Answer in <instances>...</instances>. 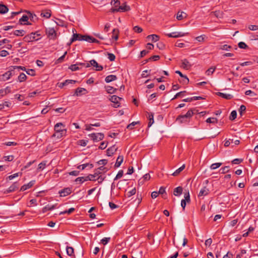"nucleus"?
I'll return each instance as SVG.
<instances>
[{
    "label": "nucleus",
    "instance_id": "nucleus-29",
    "mask_svg": "<svg viewBox=\"0 0 258 258\" xmlns=\"http://www.w3.org/2000/svg\"><path fill=\"white\" fill-rule=\"evenodd\" d=\"M148 119L149 121L148 122V127H150L154 123V114L153 113H148Z\"/></svg>",
    "mask_w": 258,
    "mask_h": 258
},
{
    "label": "nucleus",
    "instance_id": "nucleus-49",
    "mask_svg": "<svg viewBox=\"0 0 258 258\" xmlns=\"http://www.w3.org/2000/svg\"><path fill=\"white\" fill-rule=\"evenodd\" d=\"M83 38L82 39H83V40L86 41L88 42H91V39H92V37L89 36V35H83Z\"/></svg>",
    "mask_w": 258,
    "mask_h": 258
},
{
    "label": "nucleus",
    "instance_id": "nucleus-34",
    "mask_svg": "<svg viewBox=\"0 0 258 258\" xmlns=\"http://www.w3.org/2000/svg\"><path fill=\"white\" fill-rule=\"evenodd\" d=\"M26 32L23 30H17L14 32V34L17 36H23L25 34Z\"/></svg>",
    "mask_w": 258,
    "mask_h": 258
},
{
    "label": "nucleus",
    "instance_id": "nucleus-40",
    "mask_svg": "<svg viewBox=\"0 0 258 258\" xmlns=\"http://www.w3.org/2000/svg\"><path fill=\"white\" fill-rule=\"evenodd\" d=\"M218 121V120L215 117H209L207 119L206 122L207 123H217Z\"/></svg>",
    "mask_w": 258,
    "mask_h": 258
},
{
    "label": "nucleus",
    "instance_id": "nucleus-58",
    "mask_svg": "<svg viewBox=\"0 0 258 258\" xmlns=\"http://www.w3.org/2000/svg\"><path fill=\"white\" fill-rule=\"evenodd\" d=\"M242 161H243V159H242L236 158V159L233 160L232 161V164H239L240 163H241L242 162Z\"/></svg>",
    "mask_w": 258,
    "mask_h": 258
},
{
    "label": "nucleus",
    "instance_id": "nucleus-48",
    "mask_svg": "<svg viewBox=\"0 0 258 258\" xmlns=\"http://www.w3.org/2000/svg\"><path fill=\"white\" fill-rule=\"evenodd\" d=\"M238 47L242 49H246L248 46L243 42H240L238 44Z\"/></svg>",
    "mask_w": 258,
    "mask_h": 258
},
{
    "label": "nucleus",
    "instance_id": "nucleus-6",
    "mask_svg": "<svg viewBox=\"0 0 258 258\" xmlns=\"http://www.w3.org/2000/svg\"><path fill=\"white\" fill-rule=\"evenodd\" d=\"M46 33L50 39H54L56 36V32L53 28L46 29Z\"/></svg>",
    "mask_w": 258,
    "mask_h": 258
},
{
    "label": "nucleus",
    "instance_id": "nucleus-23",
    "mask_svg": "<svg viewBox=\"0 0 258 258\" xmlns=\"http://www.w3.org/2000/svg\"><path fill=\"white\" fill-rule=\"evenodd\" d=\"M117 79V77L115 75H110L108 76H107L105 79V81L106 83H110L113 81H115Z\"/></svg>",
    "mask_w": 258,
    "mask_h": 258
},
{
    "label": "nucleus",
    "instance_id": "nucleus-54",
    "mask_svg": "<svg viewBox=\"0 0 258 258\" xmlns=\"http://www.w3.org/2000/svg\"><path fill=\"white\" fill-rule=\"evenodd\" d=\"M229 166H225L224 167H222L220 169V171H221V173L222 174H224L225 173H227L229 171Z\"/></svg>",
    "mask_w": 258,
    "mask_h": 258
},
{
    "label": "nucleus",
    "instance_id": "nucleus-57",
    "mask_svg": "<svg viewBox=\"0 0 258 258\" xmlns=\"http://www.w3.org/2000/svg\"><path fill=\"white\" fill-rule=\"evenodd\" d=\"M107 163V160L102 159L97 162V164L100 165H105Z\"/></svg>",
    "mask_w": 258,
    "mask_h": 258
},
{
    "label": "nucleus",
    "instance_id": "nucleus-62",
    "mask_svg": "<svg viewBox=\"0 0 258 258\" xmlns=\"http://www.w3.org/2000/svg\"><path fill=\"white\" fill-rule=\"evenodd\" d=\"M133 29L135 32L138 33L142 32L143 31L142 28L138 26H135Z\"/></svg>",
    "mask_w": 258,
    "mask_h": 258
},
{
    "label": "nucleus",
    "instance_id": "nucleus-46",
    "mask_svg": "<svg viewBox=\"0 0 258 258\" xmlns=\"http://www.w3.org/2000/svg\"><path fill=\"white\" fill-rule=\"evenodd\" d=\"M111 4L114 7L117 8L119 6L120 2L119 0H111Z\"/></svg>",
    "mask_w": 258,
    "mask_h": 258
},
{
    "label": "nucleus",
    "instance_id": "nucleus-63",
    "mask_svg": "<svg viewBox=\"0 0 258 258\" xmlns=\"http://www.w3.org/2000/svg\"><path fill=\"white\" fill-rule=\"evenodd\" d=\"M248 28L249 30H252V31L257 30H258V26L251 25L248 26Z\"/></svg>",
    "mask_w": 258,
    "mask_h": 258
},
{
    "label": "nucleus",
    "instance_id": "nucleus-51",
    "mask_svg": "<svg viewBox=\"0 0 258 258\" xmlns=\"http://www.w3.org/2000/svg\"><path fill=\"white\" fill-rule=\"evenodd\" d=\"M123 174V170H119V171L118 172V173H117V175H116V177L114 178V180H117V179H119V178H121V177L122 176Z\"/></svg>",
    "mask_w": 258,
    "mask_h": 258
},
{
    "label": "nucleus",
    "instance_id": "nucleus-32",
    "mask_svg": "<svg viewBox=\"0 0 258 258\" xmlns=\"http://www.w3.org/2000/svg\"><path fill=\"white\" fill-rule=\"evenodd\" d=\"M67 132H56L52 135L53 137H56L57 139H60L63 136H65Z\"/></svg>",
    "mask_w": 258,
    "mask_h": 258
},
{
    "label": "nucleus",
    "instance_id": "nucleus-41",
    "mask_svg": "<svg viewBox=\"0 0 258 258\" xmlns=\"http://www.w3.org/2000/svg\"><path fill=\"white\" fill-rule=\"evenodd\" d=\"M78 66H79L78 63L72 64L69 67V69L71 70H72V71H76L79 70L80 69Z\"/></svg>",
    "mask_w": 258,
    "mask_h": 258
},
{
    "label": "nucleus",
    "instance_id": "nucleus-28",
    "mask_svg": "<svg viewBox=\"0 0 258 258\" xmlns=\"http://www.w3.org/2000/svg\"><path fill=\"white\" fill-rule=\"evenodd\" d=\"M185 165L183 164L180 167L176 170L172 174V175L176 176L180 174V173L185 168Z\"/></svg>",
    "mask_w": 258,
    "mask_h": 258
},
{
    "label": "nucleus",
    "instance_id": "nucleus-61",
    "mask_svg": "<svg viewBox=\"0 0 258 258\" xmlns=\"http://www.w3.org/2000/svg\"><path fill=\"white\" fill-rule=\"evenodd\" d=\"M108 58L110 61H114L115 58V56L113 53H108Z\"/></svg>",
    "mask_w": 258,
    "mask_h": 258
},
{
    "label": "nucleus",
    "instance_id": "nucleus-60",
    "mask_svg": "<svg viewBox=\"0 0 258 258\" xmlns=\"http://www.w3.org/2000/svg\"><path fill=\"white\" fill-rule=\"evenodd\" d=\"M9 54V53L8 51L6 50H3L0 52V56L2 57H5Z\"/></svg>",
    "mask_w": 258,
    "mask_h": 258
},
{
    "label": "nucleus",
    "instance_id": "nucleus-3",
    "mask_svg": "<svg viewBox=\"0 0 258 258\" xmlns=\"http://www.w3.org/2000/svg\"><path fill=\"white\" fill-rule=\"evenodd\" d=\"M89 136L94 142H98L103 139L104 136L103 133H92L89 135Z\"/></svg>",
    "mask_w": 258,
    "mask_h": 258
},
{
    "label": "nucleus",
    "instance_id": "nucleus-17",
    "mask_svg": "<svg viewBox=\"0 0 258 258\" xmlns=\"http://www.w3.org/2000/svg\"><path fill=\"white\" fill-rule=\"evenodd\" d=\"M56 205H47L42 208V211L43 213H46L48 211H51L55 208Z\"/></svg>",
    "mask_w": 258,
    "mask_h": 258
},
{
    "label": "nucleus",
    "instance_id": "nucleus-64",
    "mask_svg": "<svg viewBox=\"0 0 258 258\" xmlns=\"http://www.w3.org/2000/svg\"><path fill=\"white\" fill-rule=\"evenodd\" d=\"M233 257V254L228 251L226 254H225L223 258H232Z\"/></svg>",
    "mask_w": 258,
    "mask_h": 258
},
{
    "label": "nucleus",
    "instance_id": "nucleus-8",
    "mask_svg": "<svg viewBox=\"0 0 258 258\" xmlns=\"http://www.w3.org/2000/svg\"><path fill=\"white\" fill-rule=\"evenodd\" d=\"M18 186L19 185L17 182L13 183L12 185L4 191V194H8L15 191L18 188Z\"/></svg>",
    "mask_w": 258,
    "mask_h": 258
},
{
    "label": "nucleus",
    "instance_id": "nucleus-26",
    "mask_svg": "<svg viewBox=\"0 0 258 258\" xmlns=\"http://www.w3.org/2000/svg\"><path fill=\"white\" fill-rule=\"evenodd\" d=\"M123 160V156H118L116 159V163L115 164V167H119L121 164L122 163Z\"/></svg>",
    "mask_w": 258,
    "mask_h": 258
},
{
    "label": "nucleus",
    "instance_id": "nucleus-56",
    "mask_svg": "<svg viewBox=\"0 0 258 258\" xmlns=\"http://www.w3.org/2000/svg\"><path fill=\"white\" fill-rule=\"evenodd\" d=\"M110 240V237H105L101 239V243L103 245H106Z\"/></svg>",
    "mask_w": 258,
    "mask_h": 258
},
{
    "label": "nucleus",
    "instance_id": "nucleus-31",
    "mask_svg": "<svg viewBox=\"0 0 258 258\" xmlns=\"http://www.w3.org/2000/svg\"><path fill=\"white\" fill-rule=\"evenodd\" d=\"M27 78V77L26 75L23 73H21L18 77V81L19 82H23L25 81Z\"/></svg>",
    "mask_w": 258,
    "mask_h": 258
},
{
    "label": "nucleus",
    "instance_id": "nucleus-15",
    "mask_svg": "<svg viewBox=\"0 0 258 258\" xmlns=\"http://www.w3.org/2000/svg\"><path fill=\"white\" fill-rule=\"evenodd\" d=\"M117 148L115 145H113L107 150V155L111 156L117 150Z\"/></svg>",
    "mask_w": 258,
    "mask_h": 258
},
{
    "label": "nucleus",
    "instance_id": "nucleus-35",
    "mask_svg": "<svg viewBox=\"0 0 258 258\" xmlns=\"http://www.w3.org/2000/svg\"><path fill=\"white\" fill-rule=\"evenodd\" d=\"M86 91V89L83 88H78L75 91V95L76 96H81L83 91Z\"/></svg>",
    "mask_w": 258,
    "mask_h": 258
},
{
    "label": "nucleus",
    "instance_id": "nucleus-9",
    "mask_svg": "<svg viewBox=\"0 0 258 258\" xmlns=\"http://www.w3.org/2000/svg\"><path fill=\"white\" fill-rule=\"evenodd\" d=\"M83 36V35L81 34L74 33L72 38L70 40V42L68 44L71 45L73 42L77 40L82 41Z\"/></svg>",
    "mask_w": 258,
    "mask_h": 258
},
{
    "label": "nucleus",
    "instance_id": "nucleus-1",
    "mask_svg": "<svg viewBox=\"0 0 258 258\" xmlns=\"http://www.w3.org/2000/svg\"><path fill=\"white\" fill-rule=\"evenodd\" d=\"M195 111L198 112V110L196 109H189L185 114L178 115L176 118V120L179 123L188 122L189 121L190 118H191L194 114L196 113Z\"/></svg>",
    "mask_w": 258,
    "mask_h": 258
},
{
    "label": "nucleus",
    "instance_id": "nucleus-52",
    "mask_svg": "<svg viewBox=\"0 0 258 258\" xmlns=\"http://www.w3.org/2000/svg\"><path fill=\"white\" fill-rule=\"evenodd\" d=\"M246 253V250L245 249L241 250L239 253L236 255V258H242L243 255Z\"/></svg>",
    "mask_w": 258,
    "mask_h": 258
},
{
    "label": "nucleus",
    "instance_id": "nucleus-25",
    "mask_svg": "<svg viewBox=\"0 0 258 258\" xmlns=\"http://www.w3.org/2000/svg\"><path fill=\"white\" fill-rule=\"evenodd\" d=\"M89 166L90 168H92L93 167V165L92 164L89 163H86L82 165H80L77 166V169L79 170H84L87 167Z\"/></svg>",
    "mask_w": 258,
    "mask_h": 258
},
{
    "label": "nucleus",
    "instance_id": "nucleus-18",
    "mask_svg": "<svg viewBox=\"0 0 258 258\" xmlns=\"http://www.w3.org/2000/svg\"><path fill=\"white\" fill-rule=\"evenodd\" d=\"M12 77V73L7 71L1 76V79L4 81H7Z\"/></svg>",
    "mask_w": 258,
    "mask_h": 258
},
{
    "label": "nucleus",
    "instance_id": "nucleus-44",
    "mask_svg": "<svg viewBox=\"0 0 258 258\" xmlns=\"http://www.w3.org/2000/svg\"><path fill=\"white\" fill-rule=\"evenodd\" d=\"M29 19V17L27 16V15H23L22 16V17L19 20V23L21 24H23V22H28V20Z\"/></svg>",
    "mask_w": 258,
    "mask_h": 258
},
{
    "label": "nucleus",
    "instance_id": "nucleus-10",
    "mask_svg": "<svg viewBox=\"0 0 258 258\" xmlns=\"http://www.w3.org/2000/svg\"><path fill=\"white\" fill-rule=\"evenodd\" d=\"M165 35L167 36L168 37L178 38L184 36L185 34L184 33L182 32H174L170 33L165 34Z\"/></svg>",
    "mask_w": 258,
    "mask_h": 258
},
{
    "label": "nucleus",
    "instance_id": "nucleus-11",
    "mask_svg": "<svg viewBox=\"0 0 258 258\" xmlns=\"http://www.w3.org/2000/svg\"><path fill=\"white\" fill-rule=\"evenodd\" d=\"M72 192V188L70 187H66L59 191V194L61 197H66Z\"/></svg>",
    "mask_w": 258,
    "mask_h": 258
},
{
    "label": "nucleus",
    "instance_id": "nucleus-50",
    "mask_svg": "<svg viewBox=\"0 0 258 258\" xmlns=\"http://www.w3.org/2000/svg\"><path fill=\"white\" fill-rule=\"evenodd\" d=\"M136 192V189L135 188L132 189L131 190L128 191L127 193H126V195L128 197H130L134 195H135Z\"/></svg>",
    "mask_w": 258,
    "mask_h": 258
},
{
    "label": "nucleus",
    "instance_id": "nucleus-39",
    "mask_svg": "<svg viewBox=\"0 0 258 258\" xmlns=\"http://www.w3.org/2000/svg\"><path fill=\"white\" fill-rule=\"evenodd\" d=\"M237 116V112L235 110H233L230 114V115L229 116V119L231 120H234Z\"/></svg>",
    "mask_w": 258,
    "mask_h": 258
},
{
    "label": "nucleus",
    "instance_id": "nucleus-37",
    "mask_svg": "<svg viewBox=\"0 0 258 258\" xmlns=\"http://www.w3.org/2000/svg\"><path fill=\"white\" fill-rule=\"evenodd\" d=\"M106 91L110 94H112L115 92V91L116 90V89L114 88L113 87L111 86H108L106 87Z\"/></svg>",
    "mask_w": 258,
    "mask_h": 258
},
{
    "label": "nucleus",
    "instance_id": "nucleus-53",
    "mask_svg": "<svg viewBox=\"0 0 258 258\" xmlns=\"http://www.w3.org/2000/svg\"><path fill=\"white\" fill-rule=\"evenodd\" d=\"M139 123V121H134L133 122H132L131 123L129 124L127 126V128L128 129H130V130H132L134 128V126Z\"/></svg>",
    "mask_w": 258,
    "mask_h": 258
},
{
    "label": "nucleus",
    "instance_id": "nucleus-4",
    "mask_svg": "<svg viewBox=\"0 0 258 258\" xmlns=\"http://www.w3.org/2000/svg\"><path fill=\"white\" fill-rule=\"evenodd\" d=\"M91 66L95 67V70L97 71H101L103 69V67L98 64L97 62L95 59L91 60L89 62H87L86 68H89Z\"/></svg>",
    "mask_w": 258,
    "mask_h": 258
},
{
    "label": "nucleus",
    "instance_id": "nucleus-20",
    "mask_svg": "<svg viewBox=\"0 0 258 258\" xmlns=\"http://www.w3.org/2000/svg\"><path fill=\"white\" fill-rule=\"evenodd\" d=\"M187 16V14L183 12H178L177 14L176 19L178 20H181L183 18H186Z\"/></svg>",
    "mask_w": 258,
    "mask_h": 258
},
{
    "label": "nucleus",
    "instance_id": "nucleus-45",
    "mask_svg": "<svg viewBox=\"0 0 258 258\" xmlns=\"http://www.w3.org/2000/svg\"><path fill=\"white\" fill-rule=\"evenodd\" d=\"M19 174L21 175L22 173H16L13 175H11L7 177V179H9V180H12L14 178L18 177L19 175Z\"/></svg>",
    "mask_w": 258,
    "mask_h": 258
},
{
    "label": "nucleus",
    "instance_id": "nucleus-33",
    "mask_svg": "<svg viewBox=\"0 0 258 258\" xmlns=\"http://www.w3.org/2000/svg\"><path fill=\"white\" fill-rule=\"evenodd\" d=\"M119 31L117 29H114L112 31V38L117 40L118 38Z\"/></svg>",
    "mask_w": 258,
    "mask_h": 258
},
{
    "label": "nucleus",
    "instance_id": "nucleus-5",
    "mask_svg": "<svg viewBox=\"0 0 258 258\" xmlns=\"http://www.w3.org/2000/svg\"><path fill=\"white\" fill-rule=\"evenodd\" d=\"M37 33V32H32L30 34L26 35L24 38L23 40L25 42H30L33 41L34 40L37 41L39 39V38L36 39L35 38V34Z\"/></svg>",
    "mask_w": 258,
    "mask_h": 258
},
{
    "label": "nucleus",
    "instance_id": "nucleus-43",
    "mask_svg": "<svg viewBox=\"0 0 258 258\" xmlns=\"http://www.w3.org/2000/svg\"><path fill=\"white\" fill-rule=\"evenodd\" d=\"M216 70V67H211L206 72L207 75L210 76L212 75Z\"/></svg>",
    "mask_w": 258,
    "mask_h": 258
},
{
    "label": "nucleus",
    "instance_id": "nucleus-22",
    "mask_svg": "<svg viewBox=\"0 0 258 258\" xmlns=\"http://www.w3.org/2000/svg\"><path fill=\"white\" fill-rule=\"evenodd\" d=\"M217 94L224 98V99H227V100H229V99H231V98H232L233 96L231 94H224V93H221V92H218L217 93Z\"/></svg>",
    "mask_w": 258,
    "mask_h": 258
},
{
    "label": "nucleus",
    "instance_id": "nucleus-47",
    "mask_svg": "<svg viewBox=\"0 0 258 258\" xmlns=\"http://www.w3.org/2000/svg\"><path fill=\"white\" fill-rule=\"evenodd\" d=\"M186 93V91H181L180 92H178L177 93H176V94L174 96V97L172 99V100H174L180 96H183L184 94Z\"/></svg>",
    "mask_w": 258,
    "mask_h": 258
},
{
    "label": "nucleus",
    "instance_id": "nucleus-13",
    "mask_svg": "<svg viewBox=\"0 0 258 258\" xmlns=\"http://www.w3.org/2000/svg\"><path fill=\"white\" fill-rule=\"evenodd\" d=\"M175 73L176 74H178L180 76V78H182V81H181V82L183 84H187L189 82V80L188 79V78L185 75H183L181 72H180L179 71H175Z\"/></svg>",
    "mask_w": 258,
    "mask_h": 258
},
{
    "label": "nucleus",
    "instance_id": "nucleus-2",
    "mask_svg": "<svg viewBox=\"0 0 258 258\" xmlns=\"http://www.w3.org/2000/svg\"><path fill=\"white\" fill-rule=\"evenodd\" d=\"M131 10L130 7L126 5V3H124L121 6H119L118 8L112 9V12H125L129 11Z\"/></svg>",
    "mask_w": 258,
    "mask_h": 258
},
{
    "label": "nucleus",
    "instance_id": "nucleus-14",
    "mask_svg": "<svg viewBox=\"0 0 258 258\" xmlns=\"http://www.w3.org/2000/svg\"><path fill=\"white\" fill-rule=\"evenodd\" d=\"M210 190L206 186H204L200 190L199 194L198 195L199 197H204L209 194Z\"/></svg>",
    "mask_w": 258,
    "mask_h": 258
},
{
    "label": "nucleus",
    "instance_id": "nucleus-24",
    "mask_svg": "<svg viewBox=\"0 0 258 258\" xmlns=\"http://www.w3.org/2000/svg\"><path fill=\"white\" fill-rule=\"evenodd\" d=\"M67 253L68 255L71 256H75L74 255V249L71 246H67L66 247Z\"/></svg>",
    "mask_w": 258,
    "mask_h": 258
},
{
    "label": "nucleus",
    "instance_id": "nucleus-42",
    "mask_svg": "<svg viewBox=\"0 0 258 258\" xmlns=\"http://www.w3.org/2000/svg\"><path fill=\"white\" fill-rule=\"evenodd\" d=\"M222 164V163H213L211 165L210 168L212 170L216 169L219 168Z\"/></svg>",
    "mask_w": 258,
    "mask_h": 258
},
{
    "label": "nucleus",
    "instance_id": "nucleus-59",
    "mask_svg": "<svg viewBox=\"0 0 258 258\" xmlns=\"http://www.w3.org/2000/svg\"><path fill=\"white\" fill-rule=\"evenodd\" d=\"M26 72L27 74L31 75L32 76H34L35 75V71L33 69H28L26 71Z\"/></svg>",
    "mask_w": 258,
    "mask_h": 258
},
{
    "label": "nucleus",
    "instance_id": "nucleus-27",
    "mask_svg": "<svg viewBox=\"0 0 258 258\" xmlns=\"http://www.w3.org/2000/svg\"><path fill=\"white\" fill-rule=\"evenodd\" d=\"M147 38L151 39L153 42H156L159 40V36L156 34L149 35Z\"/></svg>",
    "mask_w": 258,
    "mask_h": 258
},
{
    "label": "nucleus",
    "instance_id": "nucleus-30",
    "mask_svg": "<svg viewBox=\"0 0 258 258\" xmlns=\"http://www.w3.org/2000/svg\"><path fill=\"white\" fill-rule=\"evenodd\" d=\"M9 9L8 8L3 4H0V13L1 14H5L8 12Z\"/></svg>",
    "mask_w": 258,
    "mask_h": 258
},
{
    "label": "nucleus",
    "instance_id": "nucleus-55",
    "mask_svg": "<svg viewBox=\"0 0 258 258\" xmlns=\"http://www.w3.org/2000/svg\"><path fill=\"white\" fill-rule=\"evenodd\" d=\"M246 110V106L244 105H241L239 109V112L241 116L242 115L243 112Z\"/></svg>",
    "mask_w": 258,
    "mask_h": 258
},
{
    "label": "nucleus",
    "instance_id": "nucleus-36",
    "mask_svg": "<svg viewBox=\"0 0 258 258\" xmlns=\"http://www.w3.org/2000/svg\"><path fill=\"white\" fill-rule=\"evenodd\" d=\"M41 15L45 17L46 18H49L51 16V11L50 10H47L45 12H42L41 14Z\"/></svg>",
    "mask_w": 258,
    "mask_h": 258
},
{
    "label": "nucleus",
    "instance_id": "nucleus-21",
    "mask_svg": "<svg viewBox=\"0 0 258 258\" xmlns=\"http://www.w3.org/2000/svg\"><path fill=\"white\" fill-rule=\"evenodd\" d=\"M182 190L183 189L181 186H178L174 188L173 191V194L175 196H179L182 194Z\"/></svg>",
    "mask_w": 258,
    "mask_h": 258
},
{
    "label": "nucleus",
    "instance_id": "nucleus-38",
    "mask_svg": "<svg viewBox=\"0 0 258 258\" xmlns=\"http://www.w3.org/2000/svg\"><path fill=\"white\" fill-rule=\"evenodd\" d=\"M47 161H44L39 164L38 170H41L45 168L46 165Z\"/></svg>",
    "mask_w": 258,
    "mask_h": 258
},
{
    "label": "nucleus",
    "instance_id": "nucleus-12",
    "mask_svg": "<svg viewBox=\"0 0 258 258\" xmlns=\"http://www.w3.org/2000/svg\"><path fill=\"white\" fill-rule=\"evenodd\" d=\"M64 125L62 123L59 122V123H57L54 125V129L55 132H67V130L63 128L64 127Z\"/></svg>",
    "mask_w": 258,
    "mask_h": 258
},
{
    "label": "nucleus",
    "instance_id": "nucleus-19",
    "mask_svg": "<svg viewBox=\"0 0 258 258\" xmlns=\"http://www.w3.org/2000/svg\"><path fill=\"white\" fill-rule=\"evenodd\" d=\"M191 64H190L189 61L186 59H184L182 61V67L186 69V70H188L189 69L190 67H191Z\"/></svg>",
    "mask_w": 258,
    "mask_h": 258
},
{
    "label": "nucleus",
    "instance_id": "nucleus-7",
    "mask_svg": "<svg viewBox=\"0 0 258 258\" xmlns=\"http://www.w3.org/2000/svg\"><path fill=\"white\" fill-rule=\"evenodd\" d=\"M122 98L116 96V95H112L111 96L110 98V100L114 103L113 107L115 108H117L119 106V101L122 100Z\"/></svg>",
    "mask_w": 258,
    "mask_h": 258
},
{
    "label": "nucleus",
    "instance_id": "nucleus-16",
    "mask_svg": "<svg viewBox=\"0 0 258 258\" xmlns=\"http://www.w3.org/2000/svg\"><path fill=\"white\" fill-rule=\"evenodd\" d=\"M34 183H35V181L32 180V181H30L29 183H28L27 184H24L23 186H22L20 188V190L23 191H25V190H27V189L31 187L34 184Z\"/></svg>",
    "mask_w": 258,
    "mask_h": 258
}]
</instances>
